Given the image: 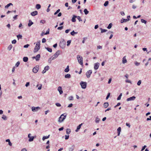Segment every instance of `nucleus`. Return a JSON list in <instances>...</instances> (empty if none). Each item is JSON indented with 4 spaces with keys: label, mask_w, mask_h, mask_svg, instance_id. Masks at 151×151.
<instances>
[{
    "label": "nucleus",
    "mask_w": 151,
    "mask_h": 151,
    "mask_svg": "<svg viewBox=\"0 0 151 151\" xmlns=\"http://www.w3.org/2000/svg\"><path fill=\"white\" fill-rule=\"evenodd\" d=\"M38 70H39L38 67H36V68L34 67L33 68V70H32V71L34 73H36L37 72Z\"/></svg>",
    "instance_id": "ddd939ff"
},
{
    "label": "nucleus",
    "mask_w": 151,
    "mask_h": 151,
    "mask_svg": "<svg viewBox=\"0 0 151 151\" xmlns=\"http://www.w3.org/2000/svg\"><path fill=\"white\" fill-rule=\"evenodd\" d=\"M75 146L74 145H73L71 147H69L68 150L69 151H73L74 149Z\"/></svg>",
    "instance_id": "dca6fc26"
},
{
    "label": "nucleus",
    "mask_w": 151,
    "mask_h": 151,
    "mask_svg": "<svg viewBox=\"0 0 151 151\" xmlns=\"http://www.w3.org/2000/svg\"><path fill=\"white\" fill-rule=\"evenodd\" d=\"M59 50L57 51L55 54L52 56L54 59L58 57L59 55Z\"/></svg>",
    "instance_id": "1a4fd4ad"
},
{
    "label": "nucleus",
    "mask_w": 151,
    "mask_h": 151,
    "mask_svg": "<svg viewBox=\"0 0 151 151\" xmlns=\"http://www.w3.org/2000/svg\"><path fill=\"white\" fill-rule=\"evenodd\" d=\"M60 11V9H58L57 10V11L54 13V14L55 15L57 14Z\"/></svg>",
    "instance_id": "de8ad7c7"
},
{
    "label": "nucleus",
    "mask_w": 151,
    "mask_h": 151,
    "mask_svg": "<svg viewBox=\"0 0 151 151\" xmlns=\"http://www.w3.org/2000/svg\"><path fill=\"white\" fill-rule=\"evenodd\" d=\"M65 78H69L71 77V75L69 74H66L65 76Z\"/></svg>",
    "instance_id": "c85d7f7f"
},
{
    "label": "nucleus",
    "mask_w": 151,
    "mask_h": 151,
    "mask_svg": "<svg viewBox=\"0 0 151 151\" xmlns=\"http://www.w3.org/2000/svg\"><path fill=\"white\" fill-rule=\"evenodd\" d=\"M112 24L111 23H110L108 25V26L107 27V28L108 29H110L111 28L112 26Z\"/></svg>",
    "instance_id": "a19ab883"
},
{
    "label": "nucleus",
    "mask_w": 151,
    "mask_h": 151,
    "mask_svg": "<svg viewBox=\"0 0 151 151\" xmlns=\"http://www.w3.org/2000/svg\"><path fill=\"white\" fill-rule=\"evenodd\" d=\"M46 42V39L45 38H43L42 40V43H45Z\"/></svg>",
    "instance_id": "e2e57ef3"
},
{
    "label": "nucleus",
    "mask_w": 151,
    "mask_h": 151,
    "mask_svg": "<svg viewBox=\"0 0 151 151\" xmlns=\"http://www.w3.org/2000/svg\"><path fill=\"white\" fill-rule=\"evenodd\" d=\"M29 46V44H27V45H25L24 46V48H27Z\"/></svg>",
    "instance_id": "680f3d73"
},
{
    "label": "nucleus",
    "mask_w": 151,
    "mask_h": 151,
    "mask_svg": "<svg viewBox=\"0 0 151 151\" xmlns=\"http://www.w3.org/2000/svg\"><path fill=\"white\" fill-rule=\"evenodd\" d=\"M141 20L142 23H144L145 24H146L147 23L146 21L144 19H141Z\"/></svg>",
    "instance_id": "37998d69"
},
{
    "label": "nucleus",
    "mask_w": 151,
    "mask_h": 151,
    "mask_svg": "<svg viewBox=\"0 0 151 151\" xmlns=\"http://www.w3.org/2000/svg\"><path fill=\"white\" fill-rule=\"evenodd\" d=\"M45 48L47 49V50L50 52H52V49L51 48H49V47H45Z\"/></svg>",
    "instance_id": "e433bc0d"
},
{
    "label": "nucleus",
    "mask_w": 151,
    "mask_h": 151,
    "mask_svg": "<svg viewBox=\"0 0 151 151\" xmlns=\"http://www.w3.org/2000/svg\"><path fill=\"white\" fill-rule=\"evenodd\" d=\"M83 12L86 15L87 14L89 13L88 11L86 9H84Z\"/></svg>",
    "instance_id": "c9c22d12"
},
{
    "label": "nucleus",
    "mask_w": 151,
    "mask_h": 151,
    "mask_svg": "<svg viewBox=\"0 0 151 151\" xmlns=\"http://www.w3.org/2000/svg\"><path fill=\"white\" fill-rule=\"evenodd\" d=\"M99 63H97L94 64V69L95 70H96L99 68Z\"/></svg>",
    "instance_id": "f8f14e48"
},
{
    "label": "nucleus",
    "mask_w": 151,
    "mask_h": 151,
    "mask_svg": "<svg viewBox=\"0 0 151 151\" xmlns=\"http://www.w3.org/2000/svg\"><path fill=\"white\" fill-rule=\"evenodd\" d=\"M66 42L64 40L61 42H60V46L62 49L64 48L65 46Z\"/></svg>",
    "instance_id": "20e7f679"
},
{
    "label": "nucleus",
    "mask_w": 151,
    "mask_h": 151,
    "mask_svg": "<svg viewBox=\"0 0 151 151\" xmlns=\"http://www.w3.org/2000/svg\"><path fill=\"white\" fill-rule=\"evenodd\" d=\"M127 62V60L126 58V56H124L122 58V63L123 64H125Z\"/></svg>",
    "instance_id": "a211bd4d"
},
{
    "label": "nucleus",
    "mask_w": 151,
    "mask_h": 151,
    "mask_svg": "<svg viewBox=\"0 0 151 151\" xmlns=\"http://www.w3.org/2000/svg\"><path fill=\"white\" fill-rule=\"evenodd\" d=\"M134 63H135V65L137 66L139 65L140 64V63H138L137 61H136Z\"/></svg>",
    "instance_id": "4d7b16f0"
},
{
    "label": "nucleus",
    "mask_w": 151,
    "mask_h": 151,
    "mask_svg": "<svg viewBox=\"0 0 151 151\" xmlns=\"http://www.w3.org/2000/svg\"><path fill=\"white\" fill-rule=\"evenodd\" d=\"M122 96V93H120V95L119 96H118V97L117 98V100H120Z\"/></svg>",
    "instance_id": "4c0bfd02"
},
{
    "label": "nucleus",
    "mask_w": 151,
    "mask_h": 151,
    "mask_svg": "<svg viewBox=\"0 0 151 151\" xmlns=\"http://www.w3.org/2000/svg\"><path fill=\"white\" fill-rule=\"evenodd\" d=\"M141 83V80H139L137 83V85L138 86H140Z\"/></svg>",
    "instance_id": "6e6d98bb"
},
{
    "label": "nucleus",
    "mask_w": 151,
    "mask_h": 151,
    "mask_svg": "<svg viewBox=\"0 0 151 151\" xmlns=\"http://www.w3.org/2000/svg\"><path fill=\"white\" fill-rule=\"evenodd\" d=\"M110 93H108L107 95L106 98V100H107V99H108L109 98V97L110 96Z\"/></svg>",
    "instance_id": "3c124183"
},
{
    "label": "nucleus",
    "mask_w": 151,
    "mask_h": 151,
    "mask_svg": "<svg viewBox=\"0 0 151 151\" xmlns=\"http://www.w3.org/2000/svg\"><path fill=\"white\" fill-rule=\"evenodd\" d=\"M127 21H127V19H125L122 18L121 19V23H123V22H126Z\"/></svg>",
    "instance_id": "b1692460"
},
{
    "label": "nucleus",
    "mask_w": 151,
    "mask_h": 151,
    "mask_svg": "<svg viewBox=\"0 0 151 151\" xmlns=\"http://www.w3.org/2000/svg\"><path fill=\"white\" fill-rule=\"evenodd\" d=\"M81 88L83 89H85L86 87L87 83L85 82L81 81L80 83Z\"/></svg>",
    "instance_id": "39448f33"
},
{
    "label": "nucleus",
    "mask_w": 151,
    "mask_h": 151,
    "mask_svg": "<svg viewBox=\"0 0 151 151\" xmlns=\"http://www.w3.org/2000/svg\"><path fill=\"white\" fill-rule=\"evenodd\" d=\"M146 147H147V146L146 145H145L143 147H142L141 149V151H143L145 149V148H146Z\"/></svg>",
    "instance_id": "09e8293b"
},
{
    "label": "nucleus",
    "mask_w": 151,
    "mask_h": 151,
    "mask_svg": "<svg viewBox=\"0 0 151 151\" xmlns=\"http://www.w3.org/2000/svg\"><path fill=\"white\" fill-rule=\"evenodd\" d=\"M70 132H71V130L70 129H67L66 132V134H70Z\"/></svg>",
    "instance_id": "72a5a7b5"
},
{
    "label": "nucleus",
    "mask_w": 151,
    "mask_h": 151,
    "mask_svg": "<svg viewBox=\"0 0 151 151\" xmlns=\"http://www.w3.org/2000/svg\"><path fill=\"white\" fill-rule=\"evenodd\" d=\"M70 29H66L65 30V33H68L70 31Z\"/></svg>",
    "instance_id": "0e129e2a"
},
{
    "label": "nucleus",
    "mask_w": 151,
    "mask_h": 151,
    "mask_svg": "<svg viewBox=\"0 0 151 151\" xmlns=\"http://www.w3.org/2000/svg\"><path fill=\"white\" fill-rule=\"evenodd\" d=\"M135 99L136 97L135 96H133L127 98V101H133Z\"/></svg>",
    "instance_id": "9d476101"
},
{
    "label": "nucleus",
    "mask_w": 151,
    "mask_h": 151,
    "mask_svg": "<svg viewBox=\"0 0 151 151\" xmlns=\"http://www.w3.org/2000/svg\"><path fill=\"white\" fill-rule=\"evenodd\" d=\"M58 91L59 92L60 94H61L63 93V91L62 90V88L61 86H59L58 88Z\"/></svg>",
    "instance_id": "2eb2a0df"
},
{
    "label": "nucleus",
    "mask_w": 151,
    "mask_h": 151,
    "mask_svg": "<svg viewBox=\"0 0 151 151\" xmlns=\"http://www.w3.org/2000/svg\"><path fill=\"white\" fill-rule=\"evenodd\" d=\"M76 18H77V19L78 20L79 22L82 21V19L80 16H78Z\"/></svg>",
    "instance_id": "49530a36"
},
{
    "label": "nucleus",
    "mask_w": 151,
    "mask_h": 151,
    "mask_svg": "<svg viewBox=\"0 0 151 151\" xmlns=\"http://www.w3.org/2000/svg\"><path fill=\"white\" fill-rule=\"evenodd\" d=\"M37 14L38 12L36 11L32 12L31 13V15L32 16H35L36 15H37Z\"/></svg>",
    "instance_id": "4468645a"
},
{
    "label": "nucleus",
    "mask_w": 151,
    "mask_h": 151,
    "mask_svg": "<svg viewBox=\"0 0 151 151\" xmlns=\"http://www.w3.org/2000/svg\"><path fill=\"white\" fill-rule=\"evenodd\" d=\"M40 108L39 107H35L33 106L32 108V111L33 112L37 111L38 110H40Z\"/></svg>",
    "instance_id": "423d86ee"
},
{
    "label": "nucleus",
    "mask_w": 151,
    "mask_h": 151,
    "mask_svg": "<svg viewBox=\"0 0 151 151\" xmlns=\"http://www.w3.org/2000/svg\"><path fill=\"white\" fill-rule=\"evenodd\" d=\"M55 59L53 57V56L51 57L48 60V63H51V61L52 60H53Z\"/></svg>",
    "instance_id": "4be33fe9"
},
{
    "label": "nucleus",
    "mask_w": 151,
    "mask_h": 151,
    "mask_svg": "<svg viewBox=\"0 0 151 151\" xmlns=\"http://www.w3.org/2000/svg\"><path fill=\"white\" fill-rule=\"evenodd\" d=\"M55 105L58 107H60L61 106V104L59 103H56Z\"/></svg>",
    "instance_id": "bf43d9fd"
},
{
    "label": "nucleus",
    "mask_w": 151,
    "mask_h": 151,
    "mask_svg": "<svg viewBox=\"0 0 151 151\" xmlns=\"http://www.w3.org/2000/svg\"><path fill=\"white\" fill-rule=\"evenodd\" d=\"M33 23L32 21L31 20H29V23L28 24V26L29 27H30L32 24H33Z\"/></svg>",
    "instance_id": "aec40b11"
},
{
    "label": "nucleus",
    "mask_w": 151,
    "mask_h": 151,
    "mask_svg": "<svg viewBox=\"0 0 151 151\" xmlns=\"http://www.w3.org/2000/svg\"><path fill=\"white\" fill-rule=\"evenodd\" d=\"M65 114H62L59 118L58 122L60 123L63 122L66 118L67 115H64Z\"/></svg>",
    "instance_id": "f03ea898"
},
{
    "label": "nucleus",
    "mask_w": 151,
    "mask_h": 151,
    "mask_svg": "<svg viewBox=\"0 0 151 151\" xmlns=\"http://www.w3.org/2000/svg\"><path fill=\"white\" fill-rule=\"evenodd\" d=\"M100 29L101 30V33H103L107 31V30L105 29H103L102 28H100Z\"/></svg>",
    "instance_id": "473e14b6"
},
{
    "label": "nucleus",
    "mask_w": 151,
    "mask_h": 151,
    "mask_svg": "<svg viewBox=\"0 0 151 151\" xmlns=\"http://www.w3.org/2000/svg\"><path fill=\"white\" fill-rule=\"evenodd\" d=\"M29 82H27L25 86L26 87H28V86H29Z\"/></svg>",
    "instance_id": "69168bd1"
},
{
    "label": "nucleus",
    "mask_w": 151,
    "mask_h": 151,
    "mask_svg": "<svg viewBox=\"0 0 151 151\" xmlns=\"http://www.w3.org/2000/svg\"><path fill=\"white\" fill-rule=\"evenodd\" d=\"M2 118L4 120H6L7 119V117H6V116H5L4 115H2Z\"/></svg>",
    "instance_id": "ea45409f"
},
{
    "label": "nucleus",
    "mask_w": 151,
    "mask_h": 151,
    "mask_svg": "<svg viewBox=\"0 0 151 151\" xmlns=\"http://www.w3.org/2000/svg\"><path fill=\"white\" fill-rule=\"evenodd\" d=\"M36 8L37 9H39L41 8V5L40 4H37L36 5Z\"/></svg>",
    "instance_id": "f704fd0d"
},
{
    "label": "nucleus",
    "mask_w": 151,
    "mask_h": 151,
    "mask_svg": "<svg viewBox=\"0 0 151 151\" xmlns=\"http://www.w3.org/2000/svg\"><path fill=\"white\" fill-rule=\"evenodd\" d=\"M49 31H50V29L49 28L48 29V30H47L45 33V35H46L49 34Z\"/></svg>",
    "instance_id": "8fccbe9b"
},
{
    "label": "nucleus",
    "mask_w": 151,
    "mask_h": 151,
    "mask_svg": "<svg viewBox=\"0 0 151 151\" xmlns=\"http://www.w3.org/2000/svg\"><path fill=\"white\" fill-rule=\"evenodd\" d=\"M120 104H121V103H119V102L118 103H117V105H116L114 106V107H115V108H116V107L118 106H120Z\"/></svg>",
    "instance_id": "338daca9"
},
{
    "label": "nucleus",
    "mask_w": 151,
    "mask_h": 151,
    "mask_svg": "<svg viewBox=\"0 0 151 151\" xmlns=\"http://www.w3.org/2000/svg\"><path fill=\"white\" fill-rule=\"evenodd\" d=\"M35 57H36V58H35L36 60L37 61H38L39 60V59L40 58V55L39 54H38L35 56Z\"/></svg>",
    "instance_id": "6ab92c4d"
},
{
    "label": "nucleus",
    "mask_w": 151,
    "mask_h": 151,
    "mask_svg": "<svg viewBox=\"0 0 151 151\" xmlns=\"http://www.w3.org/2000/svg\"><path fill=\"white\" fill-rule=\"evenodd\" d=\"M83 124V123H81L77 127V128L78 129H80L81 128V126Z\"/></svg>",
    "instance_id": "864d4df0"
},
{
    "label": "nucleus",
    "mask_w": 151,
    "mask_h": 151,
    "mask_svg": "<svg viewBox=\"0 0 151 151\" xmlns=\"http://www.w3.org/2000/svg\"><path fill=\"white\" fill-rule=\"evenodd\" d=\"M21 151H27V150L26 148H24L22 149Z\"/></svg>",
    "instance_id": "774afa93"
},
{
    "label": "nucleus",
    "mask_w": 151,
    "mask_h": 151,
    "mask_svg": "<svg viewBox=\"0 0 151 151\" xmlns=\"http://www.w3.org/2000/svg\"><path fill=\"white\" fill-rule=\"evenodd\" d=\"M77 17V16L75 15H73V17H72L71 19L72 21L73 22H75L76 21V18Z\"/></svg>",
    "instance_id": "f3484780"
},
{
    "label": "nucleus",
    "mask_w": 151,
    "mask_h": 151,
    "mask_svg": "<svg viewBox=\"0 0 151 151\" xmlns=\"http://www.w3.org/2000/svg\"><path fill=\"white\" fill-rule=\"evenodd\" d=\"M69 135H65V139L66 140L68 139H69Z\"/></svg>",
    "instance_id": "13d9d810"
},
{
    "label": "nucleus",
    "mask_w": 151,
    "mask_h": 151,
    "mask_svg": "<svg viewBox=\"0 0 151 151\" xmlns=\"http://www.w3.org/2000/svg\"><path fill=\"white\" fill-rule=\"evenodd\" d=\"M69 99L70 100H72L73 99V97L72 96H71L69 97Z\"/></svg>",
    "instance_id": "052dcab7"
},
{
    "label": "nucleus",
    "mask_w": 151,
    "mask_h": 151,
    "mask_svg": "<svg viewBox=\"0 0 151 151\" xmlns=\"http://www.w3.org/2000/svg\"><path fill=\"white\" fill-rule=\"evenodd\" d=\"M17 42V41L16 40H14L12 41V43L13 44H15Z\"/></svg>",
    "instance_id": "5fc2aeb1"
},
{
    "label": "nucleus",
    "mask_w": 151,
    "mask_h": 151,
    "mask_svg": "<svg viewBox=\"0 0 151 151\" xmlns=\"http://www.w3.org/2000/svg\"><path fill=\"white\" fill-rule=\"evenodd\" d=\"M69 71V66L68 65L66 68L65 69L64 71L65 72H68Z\"/></svg>",
    "instance_id": "c756f323"
},
{
    "label": "nucleus",
    "mask_w": 151,
    "mask_h": 151,
    "mask_svg": "<svg viewBox=\"0 0 151 151\" xmlns=\"http://www.w3.org/2000/svg\"><path fill=\"white\" fill-rule=\"evenodd\" d=\"M109 4V1H106L105 2V3H104V5L105 6H107Z\"/></svg>",
    "instance_id": "79ce46f5"
},
{
    "label": "nucleus",
    "mask_w": 151,
    "mask_h": 151,
    "mask_svg": "<svg viewBox=\"0 0 151 151\" xmlns=\"http://www.w3.org/2000/svg\"><path fill=\"white\" fill-rule=\"evenodd\" d=\"M20 64V62L19 61H18L17 62V63H16L15 65V67H18Z\"/></svg>",
    "instance_id": "c03bdc74"
},
{
    "label": "nucleus",
    "mask_w": 151,
    "mask_h": 151,
    "mask_svg": "<svg viewBox=\"0 0 151 151\" xmlns=\"http://www.w3.org/2000/svg\"><path fill=\"white\" fill-rule=\"evenodd\" d=\"M49 69V67L48 66H45L44 68V70L42 71V73L43 74L45 73L46 71L48 70Z\"/></svg>",
    "instance_id": "9b49d317"
},
{
    "label": "nucleus",
    "mask_w": 151,
    "mask_h": 151,
    "mask_svg": "<svg viewBox=\"0 0 151 151\" xmlns=\"http://www.w3.org/2000/svg\"><path fill=\"white\" fill-rule=\"evenodd\" d=\"M100 121V119L98 117V116H97L96 118V120H95V122L96 123H99V122Z\"/></svg>",
    "instance_id": "7c9ffc66"
},
{
    "label": "nucleus",
    "mask_w": 151,
    "mask_h": 151,
    "mask_svg": "<svg viewBox=\"0 0 151 151\" xmlns=\"http://www.w3.org/2000/svg\"><path fill=\"white\" fill-rule=\"evenodd\" d=\"M92 73V71L91 70H89L86 72V75L87 78H89L90 77Z\"/></svg>",
    "instance_id": "0eeeda50"
},
{
    "label": "nucleus",
    "mask_w": 151,
    "mask_h": 151,
    "mask_svg": "<svg viewBox=\"0 0 151 151\" xmlns=\"http://www.w3.org/2000/svg\"><path fill=\"white\" fill-rule=\"evenodd\" d=\"M23 61L25 62H27L28 60V58L27 57H24L23 58Z\"/></svg>",
    "instance_id": "5701e85b"
},
{
    "label": "nucleus",
    "mask_w": 151,
    "mask_h": 151,
    "mask_svg": "<svg viewBox=\"0 0 151 151\" xmlns=\"http://www.w3.org/2000/svg\"><path fill=\"white\" fill-rule=\"evenodd\" d=\"M12 46L11 44L9 45L7 47V49L9 50H10L12 48Z\"/></svg>",
    "instance_id": "58836bf2"
},
{
    "label": "nucleus",
    "mask_w": 151,
    "mask_h": 151,
    "mask_svg": "<svg viewBox=\"0 0 151 151\" xmlns=\"http://www.w3.org/2000/svg\"><path fill=\"white\" fill-rule=\"evenodd\" d=\"M17 37L19 40V39H22V35L19 34L17 36Z\"/></svg>",
    "instance_id": "2f4dec72"
},
{
    "label": "nucleus",
    "mask_w": 151,
    "mask_h": 151,
    "mask_svg": "<svg viewBox=\"0 0 151 151\" xmlns=\"http://www.w3.org/2000/svg\"><path fill=\"white\" fill-rule=\"evenodd\" d=\"M77 59L78 63L81 65L83 64V58L82 57L80 56L79 55H77Z\"/></svg>",
    "instance_id": "7ed1b4c3"
},
{
    "label": "nucleus",
    "mask_w": 151,
    "mask_h": 151,
    "mask_svg": "<svg viewBox=\"0 0 151 151\" xmlns=\"http://www.w3.org/2000/svg\"><path fill=\"white\" fill-rule=\"evenodd\" d=\"M109 106V103L108 102H106L104 103V106L105 108H106Z\"/></svg>",
    "instance_id": "cd10ccee"
},
{
    "label": "nucleus",
    "mask_w": 151,
    "mask_h": 151,
    "mask_svg": "<svg viewBox=\"0 0 151 151\" xmlns=\"http://www.w3.org/2000/svg\"><path fill=\"white\" fill-rule=\"evenodd\" d=\"M11 5L12 6L13 4L12 3H9L8 4L6 5L5 6V9L8 8Z\"/></svg>",
    "instance_id": "a878e982"
},
{
    "label": "nucleus",
    "mask_w": 151,
    "mask_h": 151,
    "mask_svg": "<svg viewBox=\"0 0 151 151\" xmlns=\"http://www.w3.org/2000/svg\"><path fill=\"white\" fill-rule=\"evenodd\" d=\"M70 33V35L72 36H74L75 34H77L78 33V32H75L74 30H73Z\"/></svg>",
    "instance_id": "393cba45"
},
{
    "label": "nucleus",
    "mask_w": 151,
    "mask_h": 151,
    "mask_svg": "<svg viewBox=\"0 0 151 151\" xmlns=\"http://www.w3.org/2000/svg\"><path fill=\"white\" fill-rule=\"evenodd\" d=\"M40 41L37 42L34 48V52L35 53L37 52L40 48Z\"/></svg>",
    "instance_id": "f257e3e1"
},
{
    "label": "nucleus",
    "mask_w": 151,
    "mask_h": 151,
    "mask_svg": "<svg viewBox=\"0 0 151 151\" xmlns=\"http://www.w3.org/2000/svg\"><path fill=\"white\" fill-rule=\"evenodd\" d=\"M117 133H118V136H119L120 134V132L121 131V128L119 127L117 129Z\"/></svg>",
    "instance_id": "412c9836"
},
{
    "label": "nucleus",
    "mask_w": 151,
    "mask_h": 151,
    "mask_svg": "<svg viewBox=\"0 0 151 151\" xmlns=\"http://www.w3.org/2000/svg\"><path fill=\"white\" fill-rule=\"evenodd\" d=\"M50 135H49L47 136H44L43 137L42 139L43 141H44L45 139L48 138L49 137Z\"/></svg>",
    "instance_id": "bb28decb"
},
{
    "label": "nucleus",
    "mask_w": 151,
    "mask_h": 151,
    "mask_svg": "<svg viewBox=\"0 0 151 151\" xmlns=\"http://www.w3.org/2000/svg\"><path fill=\"white\" fill-rule=\"evenodd\" d=\"M71 42V40H68L67 42V46H69Z\"/></svg>",
    "instance_id": "a18cd8bd"
},
{
    "label": "nucleus",
    "mask_w": 151,
    "mask_h": 151,
    "mask_svg": "<svg viewBox=\"0 0 151 151\" xmlns=\"http://www.w3.org/2000/svg\"><path fill=\"white\" fill-rule=\"evenodd\" d=\"M31 134H29L28 135V137L29 138V142H32L33 141L34 138V137L33 136L31 137Z\"/></svg>",
    "instance_id": "6e6552de"
},
{
    "label": "nucleus",
    "mask_w": 151,
    "mask_h": 151,
    "mask_svg": "<svg viewBox=\"0 0 151 151\" xmlns=\"http://www.w3.org/2000/svg\"><path fill=\"white\" fill-rule=\"evenodd\" d=\"M63 28V26H61L60 27H59L58 28V30H62Z\"/></svg>",
    "instance_id": "603ef678"
}]
</instances>
